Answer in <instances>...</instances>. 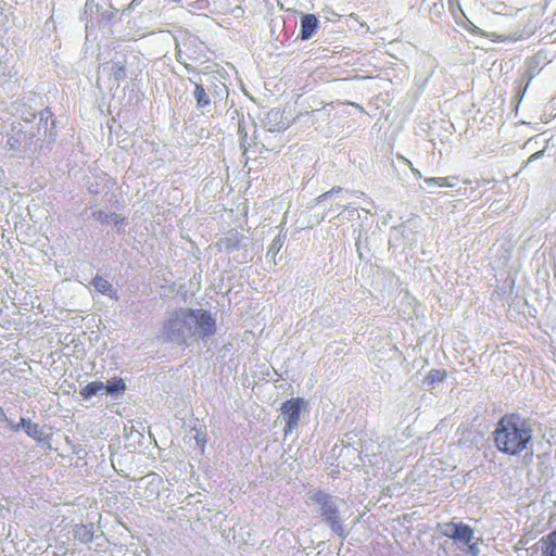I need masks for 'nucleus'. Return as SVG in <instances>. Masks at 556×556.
Returning a JSON list of instances; mask_svg holds the SVG:
<instances>
[{
	"label": "nucleus",
	"mask_w": 556,
	"mask_h": 556,
	"mask_svg": "<svg viewBox=\"0 0 556 556\" xmlns=\"http://www.w3.org/2000/svg\"><path fill=\"white\" fill-rule=\"evenodd\" d=\"M495 447L508 456H519L532 445L533 428L517 413L503 415L492 432Z\"/></svg>",
	"instance_id": "obj_1"
},
{
	"label": "nucleus",
	"mask_w": 556,
	"mask_h": 556,
	"mask_svg": "<svg viewBox=\"0 0 556 556\" xmlns=\"http://www.w3.org/2000/svg\"><path fill=\"white\" fill-rule=\"evenodd\" d=\"M442 535L467 545V553L471 556H479L480 548L477 543H471L475 538L473 529L463 522L448 521L439 525Z\"/></svg>",
	"instance_id": "obj_2"
},
{
	"label": "nucleus",
	"mask_w": 556,
	"mask_h": 556,
	"mask_svg": "<svg viewBox=\"0 0 556 556\" xmlns=\"http://www.w3.org/2000/svg\"><path fill=\"white\" fill-rule=\"evenodd\" d=\"M312 498L313 501L320 505L321 515L325 518V520L329 523L330 528L336 533L343 536V527L340 522L339 513L332 502L331 496L323 491H317L313 494Z\"/></svg>",
	"instance_id": "obj_3"
},
{
	"label": "nucleus",
	"mask_w": 556,
	"mask_h": 556,
	"mask_svg": "<svg viewBox=\"0 0 556 556\" xmlns=\"http://www.w3.org/2000/svg\"><path fill=\"white\" fill-rule=\"evenodd\" d=\"M303 397H293L282 403L280 412L286 420L285 434L291 433L299 425L301 412L306 407Z\"/></svg>",
	"instance_id": "obj_4"
},
{
	"label": "nucleus",
	"mask_w": 556,
	"mask_h": 556,
	"mask_svg": "<svg viewBox=\"0 0 556 556\" xmlns=\"http://www.w3.org/2000/svg\"><path fill=\"white\" fill-rule=\"evenodd\" d=\"M190 313L202 338L210 337L215 332L216 323L210 313L203 309L190 311Z\"/></svg>",
	"instance_id": "obj_5"
},
{
	"label": "nucleus",
	"mask_w": 556,
	"mask_h": 556,
	"mask_svg": "<svg viewBox=\"0 0 556 556\" xmlns=\"http://www.w3.org/2000/svg\"><path fill=\"white\" fill-rule=\"evenodd\" d=\"M319 21L316 15L307 13L301 17V30L299 37L302 40L309 39L317 30Z\"/></svg>",
	"instance_id": "obj_6"
},
{
	"label": "nucleus",
	"mask_w": 556,
	"mask_h": 556,
	"mask_svg": "<svg viewBox=\"0 0 556 556\" xmlns=\"http://www.w3.org/2000/svg\"><path fill=\"white\" fill-rule=\"evenodd\" d=\"M23 426L25 432L33 438L34 440L40 442L42 441V431L38 424L27 420L25 418H21V422L14 427V430L17 431L20 427Z\"/></svg>",
	"instance_id": "obj_7"
},
{
	"label": "nucleus",
	"mask_w": 556,
	"mask_h": 556,
	"mask_svg": "<svg viewBox=\"0 0 556 556\" xmlns=\"http://www.w3.org/2000/svg\"><path fill=\"white\" fill-rule=\"evenodd\" d=\"M104 390V383L101 381H92L81 388L79 394L84 400H89L93 395Z\"/></svg>",
	"instance_id": "obj_8"
},
{
	"label": "nucleus",
	"mask_w": 556,
	"mask_h": 556,
	"mask_svg": "<svg viewBox=\"0 0 556 556\" xmlns=\"http://www.w3.org/2000/svg\"><path fill=\"white\" fill-rule=\"evenodd\" d=\"M104 390L108 394H119L126 390V384L122 378L113 377L104 384Z\"/></svg>",
	"instance_id": "obj_9"
},
{
	"label": "nucleus",
	"mask_w": 556,
	"mask_h": 556,
	"mask_svg": "<svg viewBox=\"0 0 556 556\" xmlns=\"http://www.w3.org/2000/svg\"><path fill=\"white\" fill-rule=\"evenodd\" d=\"M447 376L446 370L431 369L425 378V383L428 387H432L435 383L442 382Z\"/></svg>",
	"instance_id": "obj_10"
},
{
	"label": "nucleus",
	"mask_w": 556,
	"mask_h": 556,
	"mask_svg": "<svg viewBox=\"0 0 556 556\" xmlns=\"http://www.w3.org/2000/svg\"><path fill=\"white\" fill-rule=\"evenodd\" d=\"M457 178L455 177H428L425 182L428 185H437L441 188H452L455 186Z\"/></svg>",
	"instance_id": "obj_11"
},
{
	"label": "nucleus",
	"mask_w": 556,
	"mask_h": 556,
	"mask_svg": "<svg viewBox=\"0 0 556 556\" xmlns=\"http://www.w3.org/2000/svg\"><path fill=\"white\" fill-rule=\"evenodd\" d=\"M193 96L199 108H205L211 103L210 97L201 85H195Z\"/></svg>",
	"instance_id": "obj_12"
},
{
	"label": "nucleus",
	"mask_w": 556,
	"mask_h": 556,
	"mask_svg": "<svg viewBox=\"0 0 556 556\" xmlns=\"http://www.w3.org/2000/svg\"><path fill=\"white\" fill-rule=\"evenodd\" d=\"M75 536L81 543H89L93 539V532L87 526L80 525V526H77V528L75 530Z\"/></svg>",
	"instance_id": "obj_13"
},
{
	"label": "nucleus",
	"mask_w": 556,
	"mask_h": 556,
	"mask_svg": "<svg viewBox=\"0 0 556 556\" xmlns=\"http://www.w3.org/2000/svg\"><path fill=\"white\" fill-rule=\"evenodd\" d=\"M92 286L101 293L106 294L112 290L111 283L101 276H96L92 279Z\"/></svg>",
	"instance_id": "obj_14"
},
{
	"label": "nucleus",
	"mask_w": 556,
	"mask_h": 556,
	"mask_svg": "<svg viewBox=\"0 0 556 556\" xmlns=\"http://www.w3.org/2000/svg\"><path fill=\"white\" fill-rule=\"evenodd\" d=\"M483 38H488L493 42H505V41H513L515 38H511L510 36L497 34V33H488L485 31V35Z\"/></svg>",
	"instance_id": "obj_15"
},
{
	"label": "nucleus",
	"mask_w": 556,
	"mask_h": 556,
	"mask_svg": "<svg viewBox=\"0 0 556 556\" xmlns=\"http://www.w3.org/2000/svg\"><path fill=\"white\" fill-rule=\"evenodd\" d=\"M468 31L472 35H477L479 37H483L485 35V30L479 28L476 25H471V27L468 28Z\"/></svg>",
	"instance_id": "obj_16"
},
{
	"label": "nucleus",
	"mask_w": 556,
	"mask_h": 556,
	"mask_svg": "<svg viewBox=\"0 0 556 556\" xmlns=\"http://www.w3.org/2000/svg\"><path fill=\"white\" fill-rule=\"evenodd\" d=\"M544 152H545V150L543 149V150L536 151V152H534L533 154H531V155L529 156L528 161H527V164H529V163H531V162H533V161L539 160L540 157H542V156L544 155Z\"/></svg>",
	"instance_id": "obj_17"
},
{
	"label": "nucleus",
	"mask_w": 556,
	"mask_h": 556,
	"mask_svg": "<svg viewBox=\"0 0 556 556\" xmlns=\"http://www.w3.org/2000/svg\"><path fill=\"white\" fill-rule=\"evenodd\" d=\"M93 216H94L98 220H100L101 223H104V222H106V219H108V215H106V214H104V213H103V212H101V211L93 213Z\"/></svg>",
	"instance_id": "obj_18"
}]
</instances>
